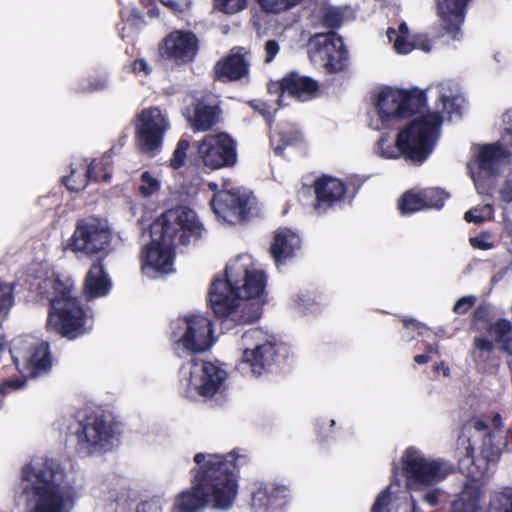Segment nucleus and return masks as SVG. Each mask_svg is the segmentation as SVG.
Returning <instances> with one entry per match:
<instances>
[{"label":"nucleus","instance_id":"f257e3e1","mask_svg":"<svg viewBox=\"0 0 512 512\" xmlns=\"http://www.w3.org/2000/svg\"><path fill=\"white\" fill-rule=\"evenodd\" d=\"M194 462L198 468L193 486L175 499L173 512H200L208 505L217 510H229L238 490L235 471L247 462V456L197 453Z\"/></svg>","mask_w":512,"mask_h":512},{"label":"nucleus","instance_id":"f03ea898","mask_svg":"<svg viewBox=\"0 0 512 512\" xmlns=\"http://www.w3.org/2000/svg\"><path fill=\"white\" fill-rule=\"evenodd\" d=\"M265 277L253 258L242 254L230 260L225 279H216L210 290V306L218 317L231 318L237 323H249L261 315L260 297Z\"/></svg>","mask_w":512,"mask_h":512},{"label":"nucleus","instance_id":"7ed1b4c3","mask_svg":"<svg viewBox=\"0 0 512 512\" xmlns=\"http://www.w3.org/2000/svg\"><path fill=\"white\" fill-rule=\"evenodd\" d=\"M438 101L441 111L427 113L416 117L407 127L400 130L395 140L383 135L376 142L374 152L386 159H397L403 155L414 163H423L431 154L439 135L443 117L459 115L464 99L453 81H443L437 86Z\"/></svg>","mask_w":512,"mask_h":512},{"label":"nucleus","instance_id":"20e7f679","mask_svg":"<svg viewBox=\"0 0 512 512\" xmlns=\"http://www.w3.org/2000/svg\"><path fill=\"white\" fill-rule=\"evenodd\" d=\"M62 473L53 461L34 459L22 470L23 491L29 497V512H70L71 499L59 486Z\"/></svg>","mask_w":512,"mask_h":512},{"label":"nucleus","instance_id":"39448f33","mask_svg":"<svg viewBox=\"0 0 512 512\" xmlns=\"http://www.w3.org/2000/svg\"><path fill=\"white\" fill-rule=\"evenodd\" d=\"M402 465L416 501L429 507L436 506L443 494L438 484L453 472V465L440 458L428 457L414 447L405 450Z\"/></svg>","mask_w":512,"mask_h":512},{"label":"nucleus","instance_id":"423d86ee","mask_svg":"<svg viewBox=\"0 0 512 512\" xmlns=\"http://www.w3.org/2000/svg\"><path fill=\"white\" fill-rule=\"evenodd\" d=\"M47 287L54 290L53 296L49 299L47 328L69 340L85 334L91 328L90 319L72 287L52 279L44 281L43 288Z\"/></svg>","mask_w":512,"mask_h":512},{"label":"nucleus","instance_id":"0eeeda50","mask_svg":"<svg viewBox=\"0 0 512 512\" xmlns=\"http://www.w3.org/2000/svg\"><path fill=\"white\" fill-rule=\"evenodd\" d=\"M423 105L422 94L393 87H383L377 92L370 126L374 130L393 128L401 120L417 112Z\"/></svg>","mask_w":512,"mask_h":512},{"label":"nucleus","instance_id":"6e6552de","mask_svg":"<svg viewBox=\"0 0 512 512\" xmlns=\"http://www.w3.org/2000/svg\"><path fill=\"white\" fill-rule=\"evenodd\" d=\"M459 444L464 447V456L459 459L460 468L475 480L488 474L490 467L495 466L504 453L510 452L508 437L498 431L484 433L475 448L466 438H460Z\"/></svg>","mask_w":512,"mask_h":512},{"label":"nucleus","instance_id":"1a4fd4ad","mask_svg":"<svg viewBox=\"0 0 512 512\" xmlns=\"http://www.w3.org/2000/svg\"><path fill=\"white\" fill-rule=\"evenodd\" d=\"M227 373L213 362L193 359L180 369V390L188 398L212 397L222 387Z\"/></svg>","mask_w":512,"mask_h":512},{"label":"nucleus","instance_id":"9d476101","mask_svg":"<svg viewBox=\"0 0 512 512\" xmlns=\"http://www.w3.org/2000/svg\"><path fill=\"white\" fill-rule=\"evenodd\" d=\"M503 124L501 144L477 145L473 148L474 161L470 163V171L479 193H486L483 181L492 176L508 157L502 145L512 146V110L503 114Z\"/></svg>","mask_w":512,"mask_h":512},{"label":"nucleus","instance_id":"9b49d317","mask_svg":"<svg viewBox=\"0 0 512 512\" xmlns=\"http://www.w3.org/2000/svg\"><path fill=\"white\" fill-rule=\"evenodd\" d=\"M77 439V446L84 454L105 452L119 441L120 427L102 415L91 414L79 421L71 431Z\"/></svg>","mask_w":512,"mask_h":512},{"label":"nucleus","instance_id":"f8f14e48","mask_svg":"<svg viewBox=\"0 0 512 512\" xmlns=\"http://www.w3.org/2000/svg\"><path fill=\"white\" fill-rule=\"evenodd\" d=\"M204 232L196 213L187 207H177L163 213L152 225L151 233L173 244H188Z\"/></svg>","mask_w":512,"mask_h":512},{"label":"nucleus","instance_id":"ddd939ff","mask_svg":"<svg viewBox=\"0 0 512 512\" xmlns=\"http://www.w3.org/2000/svg\"><path fill=\"white\" fill-rule=\"evenodd\" d=\"M172 339L178 355L207 351L213 345L211 321L202 315L178 319L173 324Z\"/></svg>","mask_w":512,"mask_h":512},{"label":"nucleus","instance_id":"4468645a","mask_svg":"<svg viewBox=\"0 0 512 512\" xmlns=\"http://www.w3.org/2000/svg\"><path fill=\"white\" fill-rule=\"evenodd\" d=\"M241 358L236 369L246 377H257L271 365L274 345L266 340L265 334L259 329L245 332L240 340Z\"/></svg>","mask_w":512,"mask_h":512},{"label":"nucleus","instance_id":"2eb2a0df","mask_svg":"<svg viewBox=\"0 0 512 512\" xmlns=\"http://www.w3.org/2000/svg\"><path fill=\"white\" fill-rule=\"evenodd\" d=\"M48 349L47 342L33 336H20L13 340L10 354L23 377H34L49 369Z\"/></svg>","mask_w":512,"mask_h":512},{"label":"nucleus","instance_id":"dca6fc26","mask_svg":"<svg viewBox=\"0 0 512 512\" xmlns=\"http://www.w3.org/2000/svg\"><path fill=\"white\" fill-rule=\"evenodd\" d=\"M112 232L107 221L97 218L80 220L68 241L67 248L86 256L107 252Z\"/></svg>","mask_w":512,"mask_h":512},{"label":"nucleus","instance_id":"f3484780","mask_svg":"<svg viewBox=\"0 0 512 512\" xmlns=\"http://www.w3.org/2000/svg\"><path fill=\"white\" fill-rule=\"evenodd\" d=\"M171 123L168 113L159 107L143 109L135 118V133L141 151L154 155L163 144Z\"/></svg>","mask_w":512,"mask_h":512},{"label":"nucleus","instance_id":"a211bd4d","mask_svg":"<svg viewBox=\"0 0 512 512\" xmlns=\"http://www.w3.org/2000/svg\"><path fill=\"white\" fill-rule=\"evenodd\" d=\"M209 188L215 192L211 200L214 213L218 218L229 223H236L244 219L255 202L249 192L230 187L226 182L217 192L218 184L209 183Z\"/></svg>","mask_w":512,"mask_h":512},{"label":"nucleus","instance_id":"6ab92c4d","mask_svg":"<svg viewBox=\"0 0 512 512\" xmlns=\"http://www.w3.org/2000/svg\"><path fill=\"white\" fill-rule=\"evenodd\" d=\"M310 61L327 72H336L343 68L347 52L343 41L335 33H318L307 43Z\"/></svg>","mask_w":512,"mask_h":512},{"label":"nucleus","instance_id":"aec40b11","mask_svg":"<svg viewBox=\"0 0 512 512\" xmlns=\"http://www.w3.org/2000/svg\"><path fill=\"white\" fill-rule=\"evenodd\" d=\"M197 157L203 167L210 170L233 166L235 142L226 133L208 134L197 143Z\"/></svg>","mask_w":512,"mask_h":512},{"label":"nucleus","instance_id":"412c9836","mask_svg":"<svg viewBox=\"0 0 512 512\" xmlns=\"http://www.w3.org/2000/svg\"><path fill=\"white\" fill-rule=\"evenodd\" d=\"M152 240L146 245L141 254L142 271L150 277L156 278L173 271L174 267V246L159 235L151 233Z\"/></svg>","mask_w":512,"mask_h":512},{"label":"nucleus","instance_id":"4be33fe9","mask_svg":"<svg viewBox=\"0 0 512 512\" xmlns=\"http://www.w3.org/2000/svg\"><path fill=\"white\" fill-rule=\"evenodd\" d=\"M198 39L192 32L176 30L162 41L159 52L162 57L176 63L190 62L197 53Z\"/></svg>","mask_w":512,"mask_h":512},{"label":"nucleus","instance_id":"5701e85b","mask_svg":"<svg viewBox=\"0 0 512 512\" xmlns=\"http://www.w3.org/2000/svg\"><path fill=\"white\" fill-rule=\"evenodd\" d=\"M109 159V156H105L100 163L92 162L89 165L81 161L71 168L70 174L64 178V184L71 191H80L86 187L88 179L108 182L111 177L106 167Z\"/></svg>","mask_w":512,"mask_h":512},{"label":"nucleus","instance_id":"b1692460","mask_svg":"<svg viewBox=\"0 0 512 512\" xmlns=\"http://www.w3.org/2000/svg\"><path fill=\"white\" fill-rule=\"evenodd\" d=\"M416 498L407 492H399L393 485L381 491L371 512H420Z\"/></svg>","mask_w":512,"mask_h":512},{"label":"nucleus","instance_id":"393cba45","mask_svg":"<svg viewBox=\"0 0 512 512\" xmlns=\"http://www.w3.org/2000/svg\"><path fill=\"white\" fill-rule=\"evenodd\" d=\"M387 37L393 43V49L397 54L407 55L414 49L428 53L432 49V42L425 34L409 33L406 23H401L398 30L389 28Z\"/></svg>","mask_w":512,"mask_h":512},{"label":"nucleus","instance_id":"a878e982","mask_svg":"<svg viewBox=\"0 0 512 512\" xmlns=\"http://www.w3.org/2000/svg\"><path fill=\"white\" fill-rule=\"evenodd\" d=\"M277 86L281 90L279 99L281 102L286 95L299 101H307L315 96L318 89V85L313 79L298 73L287 75Z\"/></svg>","mask_w":512,"mask_h":512},{"label":"nucleus","instance_id":"bb28decb","mask_svg":"<svg viewBox=\"0 0 512 512\" xmlns=\"http://www.w3.org/2000/svg\"><path fill=\"white\" fill-rule=\"evenodd\" d=\"M288 488L285 486L260 487L253 493L252 506L255 512H273L281 509L287 497Z\"/></svg>","mask_w":512,"mask_h":512},{"label":"nucleus","instance_id":"cd10ccee","mask_svg":"<svg viewBox=\"0 0 512 512\" xmlns=\"http://www.w3.org/2000/svg\"><path fill=\"white\" fill-rule=\"evenodd\" d=\"M300 247V237L294 231L288 228H280L275 233L271 253L274 260L280 263L293 257Z\"/></svg>","mask_w":512,"mask_h":512},{"label":"nucleus","instance_id":"c85d7f7f","mask_svg":"<svg viewBox=\"0 0 512 512\" xmlns=\"http://www.w3.org/2000/svg\"><path fill=\"white\" fill-rule=\"evenodd\" d=\"M248 72V63L243 54L232 51L226 58L219 61L215 74L223 81H234L242 78Z\"/></svg>","mask_w":512,"mask_h":512},{"label":"nucleus","instance_id":"c756f323","mask_svg":"<svg viewBox=\"0 0 512 512\" xmlns=\"http://www.w3.org/2000/svg\"><path fill=\"white\" fill-rule=\"evenodd\" d=\"M483 493L478 485L465 484L451 503V512H479Z\"/></svg>","mask_w":512,"mask_h":512},{"label":"nucleus","instance_id":"7c9ffc66","mask_svg":"<svg viewBox=\"0 0 512 512\" xmlns=\"http://www.w3.org/2000/svg\"><path fill=\"white\" fill-rule=\"evenodd\" d=\"M111 288V281L101 263H94L85 279L84 291L90 298L105 296Z\"/></svg>","mask_w":512,"mask_h":512},{"label":"nucleus","instance_id":"2f4dec72","mask_svg":"<svg viewBox=\"0 0 512 512\" xmlns=\"http://www.w3.org/2000/svg\"><path fill=\"white\" fill-rule=\"evenodd\" d=\"M469 0H438L440 16L447 23L448 30L457 32L463 23L464 11Z\"/></svg>","mask_w":512,"mask_h":512},{"label":"nucleus","instance_id":"473e14b6","mask_svg":"<svg viewBox=\"0 0 512 512\" xmlns=\"http://www.w3.org/2000/svg\"><path fill=\"white\" fill-rule=\"evenodd\" d=\"M346 191L342 181L332 177H322L315 184V193L319 203L332 204L342 199Z\"/></svg>","mask_w":512,"mask_h":512},{"label":"nucleus","instance_id":"72a5a7b5","mask_svg":"<svg viewBox=\"0 0 512 512\" xmlns=\"http://www.w3.org/2000/svg\"><path fill=\"white\" fill-rule=\"evenodd\" d=\"M187 119L195 131H207L218 122L219 117L216 107L198 104L193 115Z\"/></svg>","mask_w":512,"mask_h":512},{"label":"nucleus","instance_id":"f704fd0d","mask_svg":"<svg viewBox=\"0 0 512 512\" xmlns=\"http://www.w3.org/2000/svg\"><path fill=\"white\" fill-rule=\"evenodd\" d=\"M425 205H432V203L429 202L427 204L425 198H423L422 191L415 190H410L403 194L398 203L400 213L403 215L423 210ZM433 205L436 204L433 203Z\"/></svg>","mask_w":512,"mask_h":512},{"label":"nucleus","instance_id":"c9c22d12","mask_svg":"<svg viewBox=\"0 0 512 512\" xmlns=\"http://www.w3.org/2000/svg\"><path fill=\"white\" fill-rule=\"evenodd\" d=\"M492 332L495 340L501 343V349L512 354V324L510 321L501 319L498 320L492 327Z\"/></svg>","mask_w":512,"mask_h":512},{"label":"nucleus","instance_id":"e433bc0d","mask_svg":"<svg viewBox=\"0 0 512 512\" xmlns=\"http://www.w3.org/2000/svg\"><path fill=\"white\" fill-rule=\"evenodd\" d=\"M323 23L329 28H338L349 16L351 11L335 6H325L321 10Z\"/></svg>","mask_w":512,"mask_h":512},{"label":"nucleus","instance_id":"4c0bfd02","mask_svg":"<svg viewBox=\"0 0 512 512\" xmlns=\"http://www.w3.org/2000/svg\"><path fill=\"white\" fill-rule=\"evenodd\" d=\"M302 1L303 0H257L261 9L271 14L286 12L299 5Z\"/></svg>","mask_w":512,"mask_h":512},{"label":"nucleus","instance_id":"58836bf2","mask_svg":"<svg viewBox=\"0 0 512 512\" xmlns=\"http://www.w3.org/2000/svg\"><path fill=\"white\" fill-rule=\"evenodd\" d=\"M489 512H512L511 488H506L493 496Z\"/></svg>","mask_w":512,"mask_h":512},{"label":"nucleus","instance_id":"ea45409f","mask_svg":"<svg viewBox=\"0 0 512 512\" xmlns=\"http://www.w3.org/2000/svg\"><path fill=\"white\" fill-rule=\"evenodd\" d=\"M160 187V180L150 172L145 171L141 174L139 192L143 197H150L154 195L159 191Z\"/></svg>","mask_w":512,"mask_h":512},{"label":"nucleus","instance_id":"a19ab883","mask_svg":"<svg viewBox=\"0 0 512 512\" xmlns=\"http://www.w3.org/2000/svg\"><path fill=\"white\" fill-rule=\"evenodd\" d=\"M493 214V208L491 205L486 204L483 206H477L469 211H467L464 215V219L467 222H473L475 224H481L486 220L491 219Z\"/></svg>","mask_w":512,"mask_h":512},{"label":"nucleus","instance_id":"79ce46f5","mask_svg":"<svg viewBox=\"0 0 512 512\" xmlns=\"http://www.w3.org/2000/svg\"><path fill=\"white\" fill-rule=\"evenodd\" d=\"M24 384V380H13L9 377V368L4 366L0 368V394L5 395L12 391L21 389Z\"/></svg>","mask_w":512,"mask_h":512},{"label":"nucleus","instance_id":"37998d69","mask_svg":"<svg viewBox=\"0 0 512 512\" xmlns=\"http://www.w3.org/2000/svg\"><path fill=\"white\" fill-rule=\"evenodd\" d=\"M248 0H214V8L225 14H235L244 10Z\"/></svg>","mask_w":512,"mask_h":512},{"label":"nucleus","instance_id":"c03bdc74","mask_svg":"<svg viewBox=\"0 0 512 512\" xmlns=\"http://www.w3.org/2000/svg\"><path fill=\"white\" fill-rule=\"evenodd\" d=\"M13 305V289L8 283L0 281V320L5 318Z\"/></svg>","mask_w":512,"mask_h":512},{"label":"nucleus","instance_id":"a18cd8bd","mask_svg":"<svg viewBox=\"0 0 512 512\" xmlns=\"http://www.w3.org/2000/svg\"><path fill=\"white\" fill-rule=\"evenodd\" d=\"M190 146V143L186 139H181L177 143V146L173 152L172 158L170 159V165L173 169L181 168L186 161L187 150Z\"/></svg>","mask_w":512,"mask_h":512},{"label":"nucleus","instance_id":"49530a36","mask_svg":"<svg viewBox=\"0 0 512 512\" xmlns=\"http://www.w3.org/2000/svg\"><path fill=\"white\" fill-rule=\"evenodd\" d=\"M423 198H425V202L429 204L435 203L436 205H425V209L436 208L439 209L443 206L447 195L440 189L430 188L422 191Z\"/></svg>","mask_w":512,"mask_h":512},{"label":"nucleus","instance_id":"de8ad7c7","mask_svg":"<svg viewBox=\"0 0 512 512\" xmlns=\"http://www.w3.org/2000/svg\"><path fill=\"white\" fill-rule=\"evenodd\" d=\"M301 140V133L298 130H286L282 129L277 135H273L271 138L272 144L282 142L285 145H294Z\"/></svg>","mask_w":512,"mask_h":512},{"label":"nucleus","instance_id":"09e8293b","mask_svg":"<svg viewBox=\"0 0 512 512\" xmlns=\"http://www.w3.org/2000/svg\"><path fill=\"white\" fill-rule=\"evenodd\" d=\"M163 5L175 12H184L191 7L192 0H160Z\"/></svg>","mask_w":512,"mask_h":512},{"label":"nucleus","instance_id":"8fccbe9b","mask_svg":"<svg viewBox=\"0 0 512 512\" xmlns=\"http://www.w3.org/2000/svg\"><path fill=\"white\" fill-rule=\"evenodd\" d=\"M474 296H465L460 298L453 307V311L457 314L466 313L475 303Z\"/></svg>","mask_w":512,"mask_h":512},{"label":"nucleus","instance_id":"3c124183","mask_svg":"<svg viewBox=\"0 0 512 512\" xmlns=\"http://www.w3.org/2000/svg\"><path fill=\"white\" fill-rule=\"evenodd\" d=\"M489 237V234H482L480 236L470 238V243L474 248L489 250L493 248V244L489 241Z\"/></svg>","mask_w":512,"mask_h":512},{"label":"nucleus","instance_id":"603ef678","mask_svg":"<svg viewBox=\"0 0 512 512\" xmlns=\"http://www.w3.org/2000/svg\"><path fill=\"white\" fill-rule=\"evenodd\" d=\"M131 71L147 76L151 73L152 67L144 59H137L131 64Z\"/></svg>","mask_w":512,"mask_h":512},{"label":"nucleus","instance_id":"864d4df0","mask_svg":"<svg viewBox=\"0 0 512 512\" xmlns=\"http://www.w3.org/2000/svg\"><path fill=\"white\" fill-rule=\"evenodd\" d=\"M265 62H271L279 52V44L275 40H268L264 45Z\"/></svg>","mask_w":512,"mask_h":512},{"label":"nucleus","instance_id":"5fc2aeb1","mask_svg":"<svg viewBox=\"0 0 512 512\" xmlns=\"http://www.w3.org/2000/svg\"><path fill=\"white\" fill-rule=\"evenodd\" d=\"M499 193L504 202L512 203V178L504 183Z\"/></svg>","mask_w":512,"mask_h":512},{"label":"nucleus","instance_id":"6e6d98bb","mask_svg":"<svg viewBox=\"0 0 512 512\" xmlns=\"http://www.w3.org/2000/svg\"><path fill=\"white\" fill-rule=\"evenodd\" d=\"M474 345L478 350L484 352H491L494 349L493 342L485 338H475Z\"/></svg>","mask_w":512,"mask_h":512},{"label":"nucleus","instance_id":"4d7b16f0","mask_svg":"<svg viewBox=\"0 0 512 512\" xmlns=\"http://www.w3.org/2000/svg\"><path fill=\"white\" fill-rule=\"evenodd\" d=\"M471 425H472L473 429L478 433L479 440L481 439V436L484 433L490 431L486 422H484L483 420H480V419L474 420Z\"/></svg>","mask_w":512,"mask_h":512},{"label":"nucleus","instance_id":"13d9d810","mask_svg":"<svg viewBox=\"0 0 512 512\" xmlns=\"http://www.w3.org/2000/svg\"><path fill=\"white\" fill-rule=\"evenodd\" d=\"M491 424L492 428L490 431H498L499 433H503L504 423L500 414L496 413L492 416Z\"/></svg>","mask_w":512,"mask_h":512},{"label":"nucleus","instance_id":"bf43d9fd","mask_svg":"<svg viewBox=\"0 0 512 512\" xmlns=\"http://www.w3.org/2000/svg\"><path fill=\"white\" fill-rule=\"evenodd\" d=\"M107 86H108V79L105 77H100L98 79H95L93 82H91L90 90L100 91V90L107 88Z\"/></svg>","mask_w":512,"mask_h":512},{"label":"nucleus","instance_id":"052dcab7","mask_svg":"<svg viewBox=\"0 0 512 512\" xmlns=\"http://www.w3.org/2000/svg\"><path fill=\"white\" fill-rule=\"evenodd\" d=\"M430 360L429 355L427 354H421L414 357V361L418 364H424L427 363Z\"/></svg>","mask_w":512,"mask_h":512},{"label":"nucleus","instance_id":"680f3d73","mask_svg":"<svg viewBox=\"0 0 512 512\" xmlns=\"http://www.w3.org/2000/svg\"><path fill=\"white\" fill-rule=\"evenodd\" d=\"M426 351H427V353H429V354H430V353H434V354H435V353H437V346H435V345H428V346L426 347Z\"/></svg>","mask_w":512,"mask_h":512},{"label":"nucleus","instance_id":"e2e57ef3","mask_svg":"<svg viewBox=\"0 0 512 512\" xmlns=\"http://www.w3.org/2000/svg\"><path fill=\"white\" fill-rule=\"evenodd\" d=\"M505 230L510 236H512V222L505 223Z\"/></svg>","mask_w":512,"mask_h":512},{"label":"nucleus","instance_id":"0e129e2a","mask_svg":"<svg viewBox=\"0 0 512 512\" xmlns=\"http://www.w3.org/2000/svg\"><path fill=\"white\" fill-rule=\"evenodd\" d=\"M281 151H282V146H281V145H279V144H277V145L275 146V152L280 153Z\"/></svg>","mask_w":512,"mask_h":512},{"label":"nucleus","instance_id":"69168bd1","mask_svg":"<svg viewBox=\"0 0 512 512\" xmlns=\"http://www.w3.org/2000/svg\"><path fill=\"white\" fill-rule=\"evenodd\" d=\"M4 342H5V341H4V339H2V338L0 337V351H2V350H3Z\"/></svg>","mask_w":512,"mask_h":512},{"label":"nucleus","instance_id":"338daca9","mask_svg":"<svg viewBox=\"0 0 512 512\" xmlns=\"http://www.w3.org/2000/svg\"><path fill=\"white\" fill-rule=\"evenodd\" d=\"M508 435L510 436V438L512 439V428L508 430Z\"/></svg>","mask_w":512,"mask_h":512}]
</instances>
